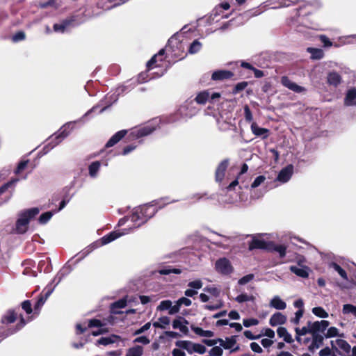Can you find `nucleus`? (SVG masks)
<instances>
[{
	"label": "nucleus",
	"instance_id": "1",
	"mask_svg": "<svg viewBox=\"0 0 356 356\" xmlns=\"http://www.w3.org/2000/svg\"><path fill=\"white\" fill-rule=\"evenodd\" d=\"M161 208V206L157 207L156 203H149L135 208L130 215L131 221L135 225L134 227H131L127 229H123L122 230H115L104 236L99 240L94 242L90 245L87 247L85 250V252L83 253V256L88 254L95 249L106 245L118 238L119 237L127 234L132 232L134 229L140 227L142 225L145 224L149 218L153 217L158 211L159 209Z\"/></svg>",
	"mask_w": 356,
	"mask_h": 356
},
{
	"label": "nucleus",
	"instance_id": "2",
	"mask_svg": "<svg viewBox=\"0 0 356 356\" xmlns=\"http://www.w3.org/2000/svg\"><path fill=\"white\" fill-rule=\"evenodd\" d=\"M39 212V209L34 207L26 209L20 213L19 218L16 221L15 232L19 234L26 233L28 230L30 221L35 218Z\"/></svg>",
	"mask_w": 356,
	"mask_h": 356
},
{
	"label": "nucleus",
	"instance_id": "3",
	"mask_svg": "<svg viewBox=\"0 0 356 356\" xmlns=\"http://www.w3.org/2000/svg\"><path fill=\"white\" fill-rule=\"evenodd\" d=\"M198 111L195 102L193 100L186 101L180 106L177 113L170 118L169 122H175L182 119H188L194 116Z\"/></svg>",
	"mask_w": 356,
	"mask_h": 356
},
{
	"label": "nucleus",
	"instance_id": "4",
	"mask_svg": "<svg viewBox=\"0 0 356 356\" xmlns=\"http://www.w3.org/2000/svg\"><path fill=\"white\" fill-rule=\"evenodd\" d=\"M330 322L326 320L317 321L315 322L308 321L307 326H304L302 328L296 327L295 331L296 332V340L300 341V336H304L308 333L312 334L315 332H325L328 327Z\"/></svg>",
	"mask_w": 356,
	"mask_h": 356
},
{
	"label": "nucleus",
	"instance_id": "5",
	"mask_svg": "<svg viewBox=\"0 0 356 356\" xmlns=\"http://www.w3.org/2000/svg\"><path fill=\"white\" fill-rule=\"evenodd\" d=\"M74 123H75V122H70L66 123L59 129L58 133L57 134L51 136L49 138V142L43 148L44 154H47L51 149L58 145L64 138H65L70 134V131L74 127Z\"/></svg>",
	"mask_w": 356,
	"mask_h": 356
},
{
	"label": "nucleus",
	"instance_id": "6",
	"mask_svg": "<svg viewBox=\"0 0 356 356\" xmlns=\"http://www.w3.org/2000/svg\"><path fill=\"white\" fill-rule=\"evenodd\" d=\"M216 270L220 274L229 275L233 271V267L227 258H220L215 263Z\"/></svg>",
	"mask_w": 356,
	"mask_h": 356
},
{
	"label": "nucleus",
	"instance_id": "7",
	"mask_svg": "<svg viewBox=\"0 0 356 356\" xmlns=\"http://www.w3.org/2000/svg\"><path fill=\"white\" fill-rule=\"evenodd\" d=\"M220 346L226 350H229L230 353L239 350L240 346L236 344V336L226 337L225 340L218 338Z\"/></svg>",
	"mask_w": 356,
	"mask_h": 356
},
{
	"label": "nucleus",
	"instance_id": "8",
	"mask_svg": "<svg viewBox=\"0 0 356 356\" xmlns=\"http://www.w3.org/2000/svg\"><path fill=\"white\" fill-rule=\"evenodd\" d=\"M298 0H269L264 3L263 7L266 8L277 9L288 7L296 4Z\"/></svg>",
	"mask_w": 356,
	"mask_h": 356
},
{
	"label": "nucleus",
	"instance_id": "9",
	"mask_svg": "<svg viewBox=\"0 0 356 356\" xmlns=\"http://www.w3.org/2000/svg\"><path fill=\"white\" fill-rule=\"evenodd\" d=\"M322 333H324V332H315L312 334V341L308 346L310 351L313 352L323 345L325 337Z\"/></svg>",
	"mask_w": 356,
	"mask_h": 356
},
{
	"label": "nucleus",
	"instance_id": "10",
	"mask_svg": "<svg viewBox=\"0 0 356 356\" xmlns=\"http://www.w3.org/2000/svg\"><path fill=\"white\" fill-rule=\"evenodd\" d=\"M45 290H46L45 294L40 295L34 305V311L37 315L39 314L42 307L44 305V304L45 303V302L47 300V298H49V296L54 291V287L47 286Z\"/></svg>",
	"mask_w": 356,
	"mask_h": 356
},
{
	"label": "nucleus",
	"instance_id": "11",
	"mask_svg": "<svg viewBox=\"0 0 356 356\" xmlns=\"http://www.w3.org/2000/svg\"><path fill=\"white\" fill-rule=\"evenodd\" d=\"M293 172V166L288 165L279 172L277 179L282 183H286L291 179Z\"/></svg>",
	"mask_w": 356,
	"mask_h": 356
},
{
	"label": "nucleus",
	"instance_id": "12",
	"mask_svg": "<svg viewBox=\"0 0 356 356\" xmlns=\"http://www.w3.org/2000/svg\"><path fill=\"white\" fill-rule=\"evenodd\" d=\"M234 76L233 72L229 70H221L213 72L211 79L213 81H222L229 79Z\"/></svg>",
	"mask_w": 356,
	"mask_h": 356
},
{
	"label": "nucleus",
	"instance_id": "13",
	"mask_svg": "<svg viewBox=\"0 0 356 356\" xmlns=\"http://www.w3.org/2000/svg\"><path fill=\"white\" fill-rule=\"evenodd\" d=\"M26 322L24 319L23 317H21L20 322L16 325L15 328H8L5 330L1 331L0 330V337L2 338H6L21 330L25 325Z\"/></svg>",
	"mask_w": 356,
	"mask_h": 356
},
{
	"label": "nucleus",
	"instance_id": "14",
	"mask_svg": "<svg viewBox=\"0 0 356 356\" xmlns=\"http://www.w3.org/2000/svg\"><path fill=\"white\" fill-rule=\"evenodd\" d=\"M229 165V159H224L218 165L216 170V180L221 181L225 176V172Z\"/></svg>",
	"mask_w": 356,
	"mask_h": 356
},
{
	"label": "nucleus",
	"instance_id": "15",
	"mask_svg": "<svg viewBox=\"0 0 356 356\" xmlns=\"http://www.w3.org/2000/svg\"><path fill=\"white\" fill-rule=\"evenodd\" d=\"M104 325L105 324L102 323V321L99 319H91L88 322V327H98L99 330L97 331L92 332V335L98 336L107 332V330L103 328Z\"/></svg>",
	"mask_w": 356,
	"mask_h": 356
},
{
	"label": "nucleus",
	"instance_id": "16",
	"mask_svg": "<svg viewBox=\"0 0 356 356\" xmlns=\"http://www.w3.org/2000/svg\"><path fill=\"white\" fill-rule=\"evenodd\" d=\"M287 318L281 312H276L271 316L269 320V324L272 327L283 325L286 322Z\"/></svg>",
	"mask_w": 356,
	"mask_h": 356
},
{
	"label": "nucleus",
	"instance_id": "17",
	"mask_svg": "<svg viewBox=\"0 0 356 356\" xmlns=\"http://www.w3.org/2000/svg\"><path fill=\"white\" fill-rule=\"evenodd\" d=\"M156 129V127L154 126H152L151 124H148L146 126H144L143 127L139 128L138 129L133 131V134L137 138H141L146 136L147 135H149L152 134L154 130Z\"/></svg>",
	"mask_w": 356,
	"mask_h": 356
},
{
	"label": "nucleus",
	"instance_id": "18",
	"mask_svg": "<svg viewBox=\"0 0 356 356\" xmlns=\"http://www.w3.org/2000/svg\"><path fill=\"white\" fill-rule=\"evenodd\" d=\"M186 324H188L187 321L183 317L179 316L172 321V327L179 329L182 333L186 334L188 331Z\"/></svg>",
	"mask_w": 356,
	"mask_h": 356
},
{
	"label": "nucleus",
	"instance_id": "19",
	"mask_svg": "<svg viewBox=\"0 0 356 356\" xmlns=\"http://www.w3.org/2000/svg\"><path fill=\"white\" fill-rule=\"evenodd\" d=\"M251 131L255 136H260L263 139L267 138L270 132L269 129L259 127L255 122L251 124Z\"/></svg>",
	"mask_w": 356,
	"mask_h": 356
},
{
	"label": "nucleus",
	"instance_id": "20",
	"mask_svg": "<svg viewBox=\"0 0 356 356\" xmlns=\"http://www.w3.org/2000/svg\"><path fill=\"white\" fill-rule=\"evenodd\" d=\"M281 83L284 86L294 92H300L303 90V88L301 86L293 82L287 76H282L281 79Z\"/></svg>",
	"mask_w": 356,
	"mask_h": 356
},
{
	"label": "nucleus",
	"instance_id": "21",
	"mask_svg": "<svg viewBox=\"0 0 356 356\" xmlns=\"http://www.w3.org/2000/svg\"><path fill=\"white\" fill-rule=\"evenodd\" d=\"M121 340V337L118 335L112 334L108 337H101L97 341V345L107 346L111 343H116Z\"/></svg>",
	"mask_w": 356,
	"mask_h": 356
},
{
	"label": "nucleus",
	"instance_id": "22",
	"mask_svg": "<svg viewBox=\"0 0 356 356\" xmlns=\"http://www.w3.org/2000/svg\"><path fill=\"white\" fill-rule=\"evenodd\" d=\"M289 268L298 277L307 278L309 276V268L307 266H291Z\"/></svg>",
	"mask_w": 356,
	"mask_h": 356
},
{
	"label": "nucleus",
	"instance_id": "23",
	"mask_svg": "<svg viewBox=\"0 0 356 356\" xmlns=\"http://www.w3.org/2000/svg\"><path fill=\"white\" fill-rule=\"evenodd\" d=\"M270 243L261 239H253L249 244V250L268 249Z\"/></svg>",
	"mask_w": 356,
	"mask_h": 356
},
{
	"label": "nucleus",
	"instance_id": "24",
	"mask_svg": "<svg viewBox=\"0 0 356 356\" xmlns=\"http://www.w3.org/2000/svg\"><path fill=\"white\" fill-rule=\"evenodd\" d=\"M127 134L126 130H121L115 133L106 143V147H111L118 143Z\"/></svg>",
	"mask_w": 356,
	"mask_h": 356
},
{
	"label": "nucleus",
	"instance_id": "25",
	"mask_svg": "<svg viewBox=\"0 0 356 356\" xmlns=\"http://www.w3.org/2000/svg\"><path fill=\"white\" fill-rule=\"evenodd\" d=\"M269 305L277 310H284L286 307V303L278 296H275L271 299Z\"/></svg>",
	"mask_w": 356,
	"mask_h": 356
},
{
	"label": "nucleus",
	"instance_id": "26",
	"mask_svg": "<svg viewBox=\"0 0 356 356\" xmlns=\"http://www.w3.org/2000/svg\"><path fill=\"white\" fill-rule=\"evenodd\" d=\"M356 89L350 88L348 90L345 99L344 104L346 106H356Z\"/></svg>",
	"mask_w": 356,
	"mask_h": 356
},
{
	"label": "nucleus",
	"instance_id": "27",
	"mask_svg": "<svg viewBox=\"0 0 356 356\" xmlns=\"http://www.w3.org/2000/svg\"><path fill=\"white\" fill-rule=\"evenodd\" d=\"M127 306V299L125 298L118 300L111 304V312L115 314H120L122 312L119 309L124 308Z\"/></svg>",
	"mask_w": 356,
	"mask_h": 356
},
{
	"label": "nucleus",
	"instance_id": "28",
	"mask_svg": "<svg viewBox=\"0 0 356 356\" xmlns=\"http://www.w3.org/2000/svg\"><path fill=\"white\" fill-rule=\"evenodd\" d=\"M17 319V314L13 310L7 311L1 318V323L3 324H10L15 321Z\"/></svg>",
	"mask_w": 356,
	"mask_h": 356
},
{
	"label": "nucleus",
	"instance_id": "29",
	"mask_svg": "<svg viewBox=\"0 0 356 356\" xmlns=\"http://www.w3.org/2000/svg\"><path fill=\"white\" fill-rule=\"evenodd\" d=\"M277 333L279 337L283 338V340L289 343H291L293 341L292 336L287 330L284 327H279L277 330Z\"/></svg>",
	"mask_w": 356,
	"mask_h": 356
},
{
	"label": "nucleus",
	"instance_id": "30",
	"mask_svg": "<svg viewBox=\"0 0 356 356\" xmlns=\"http://www.w3.org/2000/svg\"><path fill=\"white\" fill-rule=\"evenodd\" d=\"M268 249L277 252L281 258H283L286 255V246L285 245L270 243Z\"/></svg>",
	"mask_w": 356,
	"mask_h": 356
},
{
	"label": "nucleus",
	"instance_id": "31",
	"mask_svg": "<svg viewBox=\"0 0 356 356\" xmlns=\"http://www.w3.org/2000/svg\"><path fill=\"white\" fill-rule=\"evenodd\" d=\"M157 272L161 275H170L171 273L180 274L181 273V270L180 268H174L171 266H166L159 268Z\"/></svg>",
	"mask_w": 356,
	"mask_h": 356
},
{
	"label": "nucleus",
	"instance_id": "32",
	"mask_svg": "<svg viewBox=\"0 0 356 356\" xmlns=\"http://www.w3.org/2000/svg\"><path fill=\"white\" fill-rule=\"evenodd\" d=\"M144 353V348L143 346L136 345L131 348H129L127 350L126 356H142Z\"/></svg>",
	"mask_w": 356,
	"mask_h": 356
},
{
	"label": "nucleus",
	"instance_id": "33",
	"mask_svg": "<svg viewBox=\"0 0 356 356\" xmlns=\"http://www.w3.org/2000/svg\"><path fill=\"white\" fill-rule=\"evenodd\" d=\"M38 268L40 271L43 270L45 273H50L52 270L50 259L47 257L45 260H40Z\"/></svg>",
	"mask_w": 356,
	"mask_h": 356
},
{
	"label": "nucleus",
	"instance_id": "34",
	"mask_svg": "<svg viewBox=\"0 0 356 356\" xmlns=\"http://www.w3.org/2000/svg\"><path fill=\"white\" fill-rule=\"evenodd\" d=\"M191 330L195 334L200 337H212L214 335L213 332L211 330H204L199 327L191 326Z\"/></svg>",
	"mask_w": 356,
	"mask_h": 356
},
{
	"label": "nucleus",
	"instance_id": "35",
	"mask_svg": "<svg viewBox=\"0 0 356 356\" xmlns=\"http://www.w3.org/2000/svg\"><path fill=\"white\" fill-rule=\"evenodd\" d=\"M177 49H181L182 44L178 40L177 36L174 35L172 36L168 42V44L165 47L166 49L170 48L172 51H174V48Z\"/></svg>",
	"mask_w": 356,
	"mask_h": 356
},
{
	"label": "nucleus",
	"instance_id": "36",
	"mask_svg": "<svg viewBox=\"0 0 356 356\" xmlns=\"http://www.w3.org/2000/svg\"><path fill=\"white\" fill-rule=\"evenodd\" d=\"M210 94L207 91H202L200 92L195 99L193 100L195 104H204L209 99Z\"/></svg>",
	"mask_w": 356,
	"mask_h": 356
},
{
	"label": "nucleus",
	"instance_id": "37",
	"mask_svg": "<svg viewBox=\"0 0 356 356\" xmlns=\"http://www.w3.org/2000/svg\"><path fill=\"white\" fill-rule=\"evenodd\" d=\"M101 164L99 161L92 162L88 167L89 175L91 177L95 178L97 177L99 170Z\"/></svg>",
	"mask_w": 356,
	"mask_h": 356
},
{
	"label": "nucleus",
	"instance_id": "38",
	"mask_svg": "<svg viewBox=\"0 0 356 356\" xmlns=\"http://www.w3.org/2000/svg\"><path fill=\"white\" fill-rule=\"evenodd\" d=\"M307 51L311 54V58L312 59H321L323 57V51L318 48L308 47Z\"/></svg>",
	"mask_w": 356,
	"mask_h": 356
},
{
	"label": "nucleus",
	"instance_id": "39",
	"mask_svg": "<svg viewBox=\"0 0 356 356\" xmlns=\"http://www.w3.org/2000/svg\"><path fill=\"white\" fill-rule=\"evenodd\" d=\"M176 346L179 348L186 350L188 353H192L193 343L189 341H177L175 343Z\"/></svg>",
	"mask_w": 356,
	"mask_h": 356
},
{
	"label": "nucleus",
	"instance_id": "40",
	"mask_svg": "<svg viewBox=\"0 0 356 356\" xmlns=\"http://www.w3.org/2000/svg\"><path fill=\"white\" fill-rule=\"evenodd\" d=\"M327 82L330 85L337 86L341 82V76L337 72H330L327 76Z\"/></svg>",
	"mask_w": 356,
	"mask_h": 356
},
{
	"label": "nucleus",
	"instance_id": "41",
	"mask_svg": "<svg viewBox=\"0 0 356 356\" xmlns=\"http://www.w3.org/2000/svg\"><path fill=\"white\" fill-rule=\"evenodd\" d=\"M255 298L252 295H248L244 293H241L238 296L235 298V300L238 303H243L245 302H253L254 301Z\"/></svg>",
	"mask_w": 356,
	"mask_h": 356
},
{
	"label": "nucleus",
	"instance_id": "42",
	"mask_svg": "<svg viewBox=\"0 0 356 356\" xmlns=\"http://www.w3.org/2000/svg\"><path fill=\"white\" fill-rule=\"evenodd\" d=\"M336 345L346 353H349L351 350L350 344L345 340L339 339L335 341Z\"/></svg>",
	"mask_w": 356,
	"mask_h": 356
},
{
	"label": "nucleus",
	"instance_id": "43",
	"mask_svg": "<svg viewBox=\"0 0 356 356\" xmlns=\"http://www.w3.org/2000/svg\"><path fill=\"white\" fill-rule=\"evenodd\" d=\"M329 266L337 271L343 280H348L346 272L339 264L335 262H331Z\"/></svg>",
	"mask_w": 356,
	"mask_h": 356
},
{
	"label": "nucleus",
	"instance_id": "44",
	"mask_svg": "<svg viewBox=\"0 0 356 356\" xmlns=\"http://www.w3.org/2000/svg\"><path fill=\"white\" fill-rule=\"evenodd\" d=\"M327 332L322 333L325 338H332L337 336L343 337V334H339V330L335 327L327 328Z\"/></svg>",
	"mask_w": 356,
	"mask_h": 356
},
{
	"label": "nucleus",
	"instance_id": "45",
	"mask_svg": "<svg viewBox=\"0 0 356 356\" xmlns=\"http://www.w3.org/2000/svg\"><path fill=\"white\" fill-rule=\"evenodd\" d=\"M70 24V22L67 20L63 21L60 24H55L54 25V30L55 32L63 33Z\"/></svg>",
	"mask_w": 356,
	"mask_h": 356
},
{
	"label": "nucleus",
	"instance_id": "46",
	"mask_svg": "<svg viewBox=\"0 0 356 356\" xmlns=\"http://www.w3.org/2000/svg\"><path fill=\"white\" fill-rule=\"evenodd\" d=\"M217 124H218V129L222 131L229 130L231 129V127H232V125L229 122H227V121L224 120L222 118H218L217 120Z\"/></svg>",
	"mask_w": 356,
	"mask_h": 356
},
{
	"label": "nucleus",
	"instance_id": "47",
	"mask_svg": "<svg viewBox=\"0 0 356 356\" xmlns=\"http://www.w3.org/2000/svg\"><path fill=\"white\" fill-rule=\"evenodd\" d=\"M312 313L319 318H327L328 313L321 307H316L312 309Z\"/></svg>",
	"mask_w": 356,
	"mask_h": 356
},
{
	"label": "nucleus",
	"instance_id": "48",
	"mask_svg": "<svg viewBox=\"0 0 356 356\" xmlns=\"http://www.w3.org/2000/svg\"><path fill=\"white\" fill-rule=\"evenodd\" d=\"M342 312L343 314H353L356 317V306L351 304H346L343 306Z\"/></svg>",
	"mask_w": 356,
	"mask_h": 356
},
{
	"label": "nucleus",
	"instance_id": "49",
	"mask_svg": "<svg viewBox=\"0 0 356 356\" xmlns=\"http://www.w3.org/2000/svg\"><path fill=\"white\" fill-rule=\"evenodd\" d=\"M230 8V5L227 2H223L218 5L214 10H213L212 15L214 17H216L218 15H220V13H218V10H227Z\"/></svg>",
	"mask_w": 356,
	"mask_h": 356
},
{
	"label": "nucleus",
	"instance_id": "50",
	"mask_svg": "<svg viewBox=\"0 0 356 356\" xmlns=\"http://www.w3.org/2000/svg\"><path fill=\"white\" fill-rule=\"evenodd\" d=\"M202 48V44L197 40H194L189 47L188 52L191 54L198 52Z\"/></svg>",
	"mask_w": 356,
	"mask_h": 356
},
{
	"label": "nucleus",
	"instance_id": "51",
	"mask_svg": "<svg viewBox=\"0 0 356 356\" xmlns=\"http://www.w3.org/2000/svg\"><path fill=\"white\" fill-rule=\"evenodd\" d=\"M19 181L18 179H14L11 180L10 181H8V183L3 184L2 186L0 187V196L11 186L14 185ZM6 200H3L2 199H0V204H1L3 202Z\"/></svg>",
	"mask_w": 356,
	"mask_h": 356
},
{
	"label": "nucleus",
	"instance_id": "52",
	"mask_svg": "<svg viewBox=\"0 0 356 356\" xmlns=\"http://www.w3.org/2000/svg\"><path fill=\"white\" fill-rule=\"evenodd\" d=\"M55 213L54 211H47L45 213H43L40 215L39 217V222L40 224H46L52 217V216Z\"/></svg>",
	"mask_w": 356,
	"mask_h": 356
},
{
	"label": "nucleus",
	"instance_id": "53",
	"mask_svg": "<svg viewBox=\"0 0 356 356\" xmlns=\"http://www.w3.org/2000/svg\"><path fill=\"white\" fill-rule=\"evenodd\" d=\"M223 301L222 300H218L213 305H204V309L209 310V311H214L218 309H220L223 307Z\"/></svg>",
	"mask_w": 356,
	"mask_h": 356
},
{
	"label": "nucleus",
	"instance_id": "54",
	"mask_svg": "<svg viewBox=\"0 0 356 356\" xmlns=\"http://www.w3.org/2000/svg\"><path fill=\"white\" fill-rule=\"evenodd\" d=\"M203 286V283L200 280H196L194 281L189 282L188 283V286L194 290H198L201 289Z\"/></svg>",
	"mask_w": 356,
	"mask_h": 356
},
{
	"label": "nucleus",
	"instance_id": "55",
	"mask_svg": "<svg viewBox=\"0 0 356 356\" xmlns=\"http://www.w3.org/2000/svg\"><path fill=\"white\" fill-rule=\"evenodd\" d=\"M72 271V268L70 266H64L58 272L59 273V279L63 280L65 276H67Z\"/></svg>",
	"mask_w": 356,
	"mask_h": 356
},
{
	"label": "nucleus",
	"instance_id": "56",
	"mask_svg": "<svg viewBox=\"0 0 356 356\" xmlns=\"http://www.w3.org/2000/svg\"><path fill=\"white\" fill-rule=\"evenodd\" d=\"M172 302L170 300H163L160 302L158 306V309L160 311L169 310L170 309Z\"/></svg>",
	"mask_w": 356,
	"mask_h": 356
},
{
	"label": "nucleus",
	"instance_id": "57",
	"mask_svg": "<svg viewBox=\"0 0 356 356\" xmlns=\"http://www.w3.org/2000/svg\"><path fill=\"white\" fill-rule=\"evenodd\" d=\"M206 347L200 343H193L192 353L195 352L199 354H204L206 352Z\"/></svg>",
	"mask_w": 356,
	"mask_h": 356
},
{
	"label": "nucleus",
	"instance_id": "58",
	"mask_svg": "<svg viewBox=\"0 0 356 356\" xmlns=\"http://www.w3.org/2000/svg\"><path fill=\"white\" fill-rule=\"evenodd\" d=\"M243 325L245 327H249L253 325H257L259 324V321L256 318H246L243 319Z\"/></svg>",
	"mask_w": 356,
	"mask_h": 356
},
{
	"label": "nucleus",
	"instance_id": "59",
	"mask_svg": "<svg viewBox=\"0 0 356 356\" xmlns=\"http://www.w3.org/2000/svg\"><path fill=\"white\" fill-rule=\"evenodd\" d=\"M222 353L223 351L221 347L214 346L210 350L209 355L210 356H222Z\"/></svg>",
	"mask_w": 356,
	"mask_h": 356
},
{
	"label": "nucleus",
	"instance_id": "60",
	"mask_svg": "<svg viewBox=\"0 0 356 356\" xmlns=\"http://www.w3.org/2000/svg\"><path fill=\"white\" fill-rule=\"evenodd\" d=\"M248 86V83L246 81H242L237 83L234 88L233 92L236 94L240 91L243 90Z\"/></svg>",
	"mask_w": 356,
	"mask_h": 356
},
{
	"label": "nucleus",
	"instance_id": "61",
	"mask_svg": "<svg viewBox=\"0 0 356 356\" xmlns=\"http://www.w3.org/2000/svg\"><path fill=\"white\" fill-rule=\"evenodd\" d=\"M266 178L263 175L258 176L255 178L252 184H251V188H257L260 186L264 181Z\"/></svg>",
	"mask_w": 356,
	"mask_h": 356
},
{
	"label": "nucleus",
	"instance_id": "62",
	"mask_svg": "<svg viewBox=\"0 0 356 356\" xmlns=\"http://www.w3.org/2000/svg\"><path fill=\"white\" fill-rule=\"evenodd\" d=\"M22 307L26 312V313L27 314H30L33 312L31 304V302L29 300L24 301L22 303Z\"/></svg>",
	"mask_w": 356,
	"mask_h": 356
},
{
	"label": "nucleus",
	"instance_id": "63",
	"mask_svg": "<svg viewBox=\"0 0 356 356\" xmlns=\"http://www.w3.org/2000/svg\"><path fill=\"white\" fill-rule=\"evenodd\" d=\"M150 327H151V323L150 322H147L143 326H142L139 329L136 330L134 332V335L140 334L145 332V331L148 330L150 328Z\"/></svg>",
	"mask_w": 356,
	"mask_h": 356
},
{
	"label": "nucleus",
	"instance_id": "64",
	"mask_svg": "<svg viewBox=\"0 0 356 356\" xmlns=\"http://www.w3.org/2000/svg\"><path fill=\"white\" fill-rule=\"evenodd\" d=\"M304 314V310H298L295 313V317L291 319V323H293L295 325H298L300 322V318L302 317Z\"/></svg>",
	"mask_w": 356,
	"mask_h": 356
}]
</instances>
